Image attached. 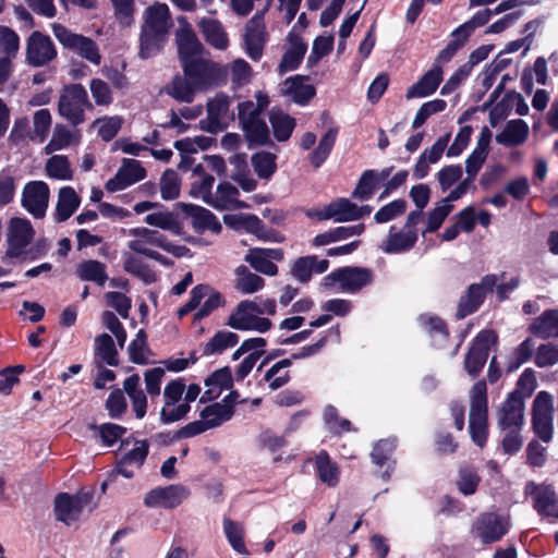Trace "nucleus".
Segmentation results:
<instances>
[{
  "label": "nucleus",
  "mask_w": 558,
  "mask_h": 558,
  "mask_svg": "<svg viewBox=\"0 0 558 558\" xmlns=\"http://www.w3.org/2000/svg\"><path fill=\"white\" fill-rule=\"evenodd\" d=\"M185 385L182 379L171 380L163 389L165 404L160 411V418L165 424L182 420L190 411V405L183 402Z\"/></svg>",
  "instance_id": "11"
},
{
  "label": "nucleus",
  "mask_w": 558,
  "mask_h": 558,
  "mask_svg": "<svg viewBox=\"0 0 558 558\" xmlns=\"http://www.w3.org/2000/svg\"><path fill=\"white\" fill-rule=\"evenodd\" d=\"M377 184V171L375 170H366L361 175L356 187L353 191V197L360 201L369 199L376 189Z\"/></svg>",
  "instance_id": "62"
},
{
  "label": "nucleus",
  "mask_w": 558,
  "mask_h": 558,
  "mask_svg": "<svg viewBox=\"0 0 558 558\" xmlns=\"http://www.w3.org/2000/svg\"><path fill=\"white\" fill-rule=\"evenodd\" d=\"M252 165L259 178L268 179L276 170V156L267 151L256 153L252 157Z\"/></svg>",
  "instance_id": "63"
},
{
  "label": "nucleus",
  "mask_w": 558,
  "mask_h": 558,
  "mask_svg": "<svg viewBox=\"0 0 558 558\" xmlns=\"http://www.w3.org/2000/svg\"><path fill=\"white\" fill-rule=\"evenodd\" d=\"M328 209L329 219L335 222L355 221L372 213L371 206H357L348 198H338L329 203Z\"/></svg>",
  "instance_id": "27"
},
{
  "label": "nucleus",
  "mask_w": 558,
  "mask_h": 558,
  "mask_svg": "<svg viewBox=\"0 0 558 558\" xmlns=\"http://www.w3.org/2000/svg\"><path fill=\"white\" fill-rule=\"evenodd\" d=\"M306 52V45L298 36L289 37V48L284 52L279 64L280 74L295 70Z\"/></svg>",
  "instance_id": "39"
},
{
  "label": "nucleus",
  "mask_w": 558,
  "mask_h": 558,
  "mask_svg": "<svg viewBox=\"0 0 558 558\" xmlns=\"http://www.w3.org/2000/svg\"><path fill=\"white\" fill-rule=\"evenodd\" d=\"M450 141V133L440 136L432 147L426 148L418 157L414 169L413 177L417 180L425 178L429 172V166L437 163Z\"/></svg>",
  "instance_id": "29"
},
{
  "label": "nucleus",
  "mask_w": 558,
  "mask_h": 558,
  "mask_svg": "<svg viewBox=\"0 0 558 558\" xmlns=\"http://www.w3.org/2000/svg\"><path fill=\"white\" fill-rule=\"evenodd\" d=\"M529 132V125L524 120H510L506 123L504 130L496 135V142L506 147L519 146L526 141Z\"/></svg>",
  "instance_id": "35"
},
{
  "label": "nucleus",
  "mask_w": 558,
  "mask_h": 558,
  "mask_svg": "<svg viewBox=\"0 0 558 558\" xmlns=\"http://www.w3.org/2000/svg\"><path fill=\"white\" fill-rule=\"evenodd\" d=\"M171 25L170 12L166 3L157 2L145 10L140 38L141 58L148 59L161 49Z\"/></svg>",
  "instance_id": "1"
},
{
  "label": "nucleus",
  "mask_w": 558,
  "mask_h": 558,
  "mask_svg": "<svg viewBox=\"0 0 558 558\" xmlns=\"http://www.w3.org/2000/svg\"><path fill=\"white\" fill-rule=\"evenodd\" d=\"M496 281L495 276H485L480 283L472 284L460 301L458 316L463 318L476 311L484 301L486 293L493 290Z\"/></svg>",
  "instance_id": "24"
},
{
  "label": "nucleus",
  "mask_w": 558,
  "mask_h": 558,
  "mask_svg": "<svg viewBox=\"0 0 558 558\" xmlns=\"http://www.w3.org/2000/svg\"><path fill=\"white\" fill-rule=\"evenodd\" d=\"M481 482L480 475L471 468H462L457 478V487L464 496L475 494Z\"/></svg>",
  "instance_id": "64"
},
{
  "label": "nucleus",
  "mask_w": 558,
  "mask_h": 558,
  "mask_svg": "<svg viewBox=\"0 0 558 558\" xmlns=\"http://www.w3.org/2000/svg\"><path fill=\"white\" fill-rule=\"evenodd\" d=\"M337 133L338 132L336 129L328 130L320 138L316 149L311 154V162L315 168L320 167L331 153L336 142Z\"/></svg>",
  "instance_id": "60"
},
{
  "label": "nucleus",
  "mask_w": 558,
  "mask_h": 558,
  "mask_svg": "<svg viewBox=\"0 0 558 558\" xmlns=\"http://www.w3.org/2000/svg\"><path fill=\"white\" fill-rule=\"evenodd\" d=\"M195 92H197V89L185 75L175 76L166 87V93L181 102H192L195 97Z\"/></svg>",
  "instance_id": "48"
},
{
  "label": "nucleus",
  "mask_w": 558,
  "mask_h": 558,
  "mask_svg": "<svg viewBox=\"0 0 558 558\" xmlns=\"http://www.w3.org/2000/svg\"><path fill=\"white\" fill-rule=\"evenodd\" d=\"M81 202V196L72 186L60 187L53 213L54 220L58 222L66 221L77 210Z\"/></svg>",
  "instance_id": "32"
},
{
  "label": "nucleus",
  "mask_w": 558,
  "mask_h": 558,
  "mask_svg": "<svg viewBox=\"0 0 558 558\" xmlns=\"http://www.w3.org/2000/svg\"><path fill=\"white\" fill-rule=\"evenodd\" d=\"M178 23L179 27L175 32V41L179 58L181 64H183L185 61L201 58L199 53L202 52L203 46L185 17H179Z\"/></svg>",
  "instance_id": "17"
},
{
  "label": "nucleus",
  "mask_w": 558,
  "mask_h": 558,
  "mask_svg": "<svg viewBox=\"0 0 558 558\" xmlns=\"http://www.w3.org/2000/svg\"><path fill=\"white\" fill-rule=\"evenodd\" d=\"M160 194L165 201H172L179 197L181 190V180L179 174L172 170H166L160 178Z\"/></svg>",
  "instance_id": "59"
},
{
  "label": "nucleus",
  "mask_w": 558,
  "mask_h": 558,
  "mask_svg": "<svg viewBox=\"0 0 558 558\" xmlns=\"http://www.w3.org/2000/svg\"><path fill=\"white\" fill-rule=\"evenodd\" d=\"M179 206L191 218L192 226L196 231L204 232L208 230L216 234L221 231V223L210 210L184 203L179 204Z\"/></svg>",
  "instance_id": "28"
},
{
  "label": "nucleus",
  "mask_w": 558,
  "mask_h": 558,
  "mask_svg": "<svg viewBox=\"0 0 558 558\" xmlns=\"http://www.w3.org/2000/svg\"><path fill=\"white\" fill-rule=\"evenodd\" d=\"M90 501V495L87 493L71 496L68 494H60L54 500V512L59 521L66 525L74 523L78 520L83 509Z\"/></svg>",
  "instance_id": "18"
},
{
  "label": "nucleus",
  "mask_w": 558,
  "mask_h": 558,
  "mask_svg": "<svg viewBox=\"0 0 558 558\" xmlns=\"http://www.w3.org/2000/svg\"><path fill=\"white\" fill-rule=\"evenodd\" d=\"M123 124V119L119 116L113 117H102L96 119L92 128L97 132L98 136H100L104 141H111L120 131Z\"/></svg>",
  "instance_id": "57"
},
{
  "label": "nucleus",
  "mask_w": 558,
  "mask_h": 558,
  "mask_svg": "<svg viewBox=\"0 0 558 558\" xmlns=\"http://www.w3.org/2000/svg\"><path fill=\"white\" fill-rule=\"evenodd\" d=\"M554 399L547 391H539L533 401L532 424L535 434L544 441L553 438Z\"/></svg>",
  "instance_id": "9"
},
{
  "label": "nucleus",
  "mask_w": 558,
  "mask_h": 558,
  "mask_svg": "<svg viewBox=\"0 0 558 558\" xmlns=\"http://www.w3.org/2000/svg\"><path fill=\"white\" fill-rule=\"evenodd\" d=\"M222 531L228 544L236 554H248V549L245 545L246 530L244 523L225 517L222 519Z\"/></svg>",
  "instance_id": "38"
},
{
  "label": "nucleus",
  "mask_w": 558,
  "mask_h": 558,
  "mask_svg": "<svg viewBox=\"0 0 558 558\" xmlns=\"http://www.w3.org/2000/svg\"><path fill=\"white\" fill-rule=\"evenodd\" d=\"M269 121L272 126L274 135L279 142L290 138L294 128L295 119L280 109L272 108L269 113Z\"/></svg>",
  "instance_id": "45"
},
{
  "label": "nucleus",
  "mask_w": 558,
  "mask_h": 558,
  "mask_svg": "<svg viewBox=\"0 0 558 558\" xmlns=\"http://www.w3.org/2000/svg\"><path fill=\"white\" fill-rule=\"evenodd\" d=\"M277 310L274 299H254L241 301L229 315L227 325L236 330L266 332L271 322L262 315H275Z\"/></svg>",
  "instance_id": "2"
},
{
  "label": "nucleus",
  "mask_w": 558,
  "mask_h": 558,
  "mask_svg": "<svg viewBox=\"0 0 558 558\" xmlns=\"http://www.w3.org/2000/svg\"><path fill=\"white\" fill-rule=\"evenodd\" d=\"M524 422V402L518 393H510L498 412V423L502 430L521 429Z\"/></svg>",
  "instance_id": "25"
},
{
  "label": "nucleus",
  "mask_w": 558,
  "mask_h": 558,
  "mask_svg": "<svg viewBox=\"0 0 558 558\" xmlns=\"http://www.w3.org/2000/svg\"><path fill=\"white\" fill-rule=\"evenodd\" d=\"M80 142L78 132H73L63 125H57L53 130L52 136L48 144L45 146V154L50 155L54 151L64 149L73 143Z\"/></svg>",
  "instance_id": "47"
},
{
  "label": "nucleus",
  "mask_w": 558,
  "mask_h": 558,
  "mask_svg": "<svg viewBox=\"0 0 558 558\" xmlns=\"http://www.w3.org/2000/svg\"><path fill=\"white\" fill-rule=\"evenodd\" d=\"M496 342L497 335L493 330H483L476 336L464 361V367L469 375L480 374L486 363L490 347Z\"/></svg>",
  "instance_id": "13"
},
{
  "label": "nucleus",
  "mask_w": 558,
  "mask_h": 558,
  "mask_svg": "<svg viewBox=\"0 0 558 558\" xmlns=\"http://www.w3.org/2000/svg\"><path fill=\"white\" fill-rule=\"evenodd\" d=\"M144 221L153 227L170 231L173 234H182L183 227L179 216L169 210H160L148 214Z\"/></svg>",
  "instance_id": "40"
},
{
  "label": "nucleus",
  "mask_w": 558,
  "mask_h": 558,
  "mask_svg": "<svg viewBox=\"0 0 558 558\" xmlns=\"http://www.w3.org/2000/svg\"><path fill=\"white\" fill-rule=\"evenodd\" d=\"M52 33L65 49L73 51L95 65L100 64L101 54L93 39L75 34L58 23L52 24Z\"/></svg>",
  "instance_id": "5"
},
{
  "label": "nucleus",
  "mask_w": 558,
  "mask_h": 558,
  "mask_svg": "<svg viewBox=\"0 0 558 558\" xmlns=\"http://www.w3.org/2000/svg\"><path fill=\"white\" fill-rule=\"evenodd\" d=\"M128 235L131 236V240L128 243V247L131 251L145 255L151 259L162 260V256L151 248V229L144 227L133 228L128 231Z\"/></svg>",
  "instance_id": "36"
},
{
  "label": "nucleus",
  "mask_w": 558,
  "mask_h": 558,
  "mask_svg": "<svg viewBox=\"0 0 558 558\" xmlns=\"http://www.w3.org/2000/svg\"><path fill=\"white\" fill-rule=\"evenodd\" d=\"M316 471L319 480L328 485L335 487L340 480V470L336 462H332L326 451H322L315 459Z\"/></svg>",
  "instance_id": "46"
},
{
  "label": "nucleus",
  "mask_w": 558,
  "mask_h": 558,
  "mask_svg": "<svg viewBox=\"0 0 558 558\" xmlns=\"http://www.w3.org/2000/svg\"><path fill=\"white\" fill-rule=\"evenodd\" d=\"M76 275L81 280L93 281L104 286L107 280L106 266L98 260L82 262L76 268Z\"/></svg>",
  "instance_id": "50"
},
{
  "label": "nucleus",
  "mask_w": 558,
  "mask_h": 558,
  "mask_svg": "<svg viewBox=\"0 0 558 558\" xmlns=\"http://www.w3.org/2000/svg\"><path fill=\"white\" fill-rule=\"evenodd\" d=\"M242 129L251 145H264L269 140V130L262 118L244 122Z\"/></svg>",
  "instance_id": "54"
},
{
  "label": "nucleus",
  "mask_w": 558,
  "mask_h": 558,
  "mask_svg": "<svg viewBox=\"0 0 558 558\" xmlns=\"http://www.w3.org/2000/svg\"><path fill=\"white\" fill-rule=\"evenodd\" d=\"M325 286L338 288L342 292L355 293L372 281V272L366 268L344 267L325 277Z\"/></svg>",
  "instance_id": "8"
},
{
  "label": "nucleus",
  "mask_w": 558,
  "mask_h": 558,
  "mask_svg": "<svg viewBox=\"0 0 558 558\" xmlns=\"http://www.w3.org/2000/svg\"><path fill=\"white\" fill-rule=\"evenodd\" d=\"M239 195L238 189L230 182H220L217 185L216 192L213 193L208 205L218 210L246 208L247 205L239 199Z\"/></svg>",
  "instance_id": "31"
},
{
  "label": "nucleus",
  "mask_w": 558,
  "mask_h": 558,
  "mask_svg": "<svg viewBox=\"0 0 558 558\" xmlns=\"http://www.w3.org/2000/svg\"><path fill=\"white\" fill-rule=\"evenodd\" d=\"M146 173L141 161L124 158L116 175L107 181L106 189L109 192L122 191L145 179Z\"/></svg>",
  "instance_id": "16"
},
{
  "label": "nucleus",
  "mask_w": 558,
  "mask_h": 558,
  "mask_svg": "<svg viewBox=\"0 0 558 558\" xmlns=\"http://www.w3.org/2000/svg\"><path fill=\"white\" fill-rule=\"evenodd\" d=\"M291 366V359H283L275 363L264 376L265 381L271 390H276L284 386L289 379L287 368Z\"/></svg>",
  "instance_id": "53"
},
{
  "label": "nucleus",
  "mask_w": 558,
  "mask_h": 558,
  "mask_svg": "<svg viewBox=\"0 0 558 558\" xmlns=\"http://www.w3.org/2000/svg\"><path fill=\"white\" fill-rule=\"evenodd\" d=\"M50 198V189L45 181L27 182L22 190L21 205L34 218L46 216Z\"/></svg>",
  "instance_id": "12"
},
{
  "label": "nucleus",
  "mask_w": 558,
  "mask_h": 558,
  "mask_svg": "<svg viewBox=\"0 0 558 558\" xmlns=\"http://www.w3.org/2000/svg\"><path fill=\"white\" fill-rule=\"evenodd\" d=\"M234 395L235 392L231 391L229 396L222 400V402H216L214 404L207 405L201 412V417L206 421L209 428H215L231 418L233 414V405L229 399Z\"/></svg>",
  "instance_id": "37"
},
{
  "label": "nucleus",
  "mask_w": 558,
  "mask_h": 558,
  "mask_svg": "<svg viewBox=\"0 0 558 558\" xmlns=\"http://www.w3.org/2000/svg\"><path fill=\"white\" fill-rule=\"evenodd\" d=\"M230 104V98L223 94L210 98L207 102V117L199 121L201 129L215 133L226 128L232 119Z\"/></svg>",
  "instance_id": "14"
},
{
  "label": "nucleus",
  "mask_w": 558,
  "mask_h": 558,
  "mask_svg": "<svg viewBox=\"0 0 558 558\" xmlns=\"http://www.w3.org/2000/svg\"><path fill=\"white\" fill-rule=\"evenodd\" d=\"M35 236L32 222L22 217H13L9 220L5 230L7 252L9 258H19L25 255L27 246Z\"/></svg>",
  "instance_id": "7"
},
{
  "label": "nucleus",
  "mask_w": 558,
  "mask_h": 558,
  "mask_svg": "<svg viewBox=\"0 0 558 558\" xmlns=\"http://www.w3.org/2000/svg\"><path fill=\"white\" fill-rule=\"evenodd\" d=\"M531 329L542 338L558 337V311L544 312L542 316L534 320Z\"/></svg>",
  "instance_id": "49"
},
{
  "label": "nucleus",
  "mask_w": 558,
  "mask_h": 558,
  "mask_svg": "<svg viewBox=\"0 0 558 558\" xmlns=\"http://www.w3.org/2000/svg\"><path fill=\"white\" fill-rule=\"evenodd\" d=\"M239 342V336L230 330L217 331L203 347V354L210 356L221 354Z\"/></svg>",
  "instance_id": "44"
},
{
  "label": "nucleus",
  "mask_w": 558,
  "mask_h": 558,
  "mask_svg": "<svg viewBox=\"0 0 558 558\" xmlns=\"http://www.w3.org/2000/svg\"><path fill=\"white\" fill-rule=\"evenodd\" d=\"M242 230L254 234L260 240L271 242H282L283 238L278 236L274 231L267 230L262 220L255 216L247 214L242 226Z\"/></svg>",
  "instance_id": "56"
},
{
  "label": "nucleus",
  "mask_w": 558,
  "mask_h": 558,
  "mask_svg": "<svg viewBox=\"0 0 558 558\" xmlns=\"http://www.w3.org/2000/svg\"><path fill=\"white\" fill-rule=\"evenodd\" d=\"M197 26L208 45L218 50H226L228 48L229 38L219 21L203 17L198 21Z\"/></svg>",
  "instance_id": "33"
},
{
  "label": "nucleus",
  "mask_w": 558,
  "mask_h": 558,
  "mask_svg": "<svg viewBox=\"0 0 558 558\" xmlns=\"http://www.w3.org/2000/svg\"><path fill=\"white\" fill-rule=\"evenodd\" d=\"M182 69L184 75L191 80L198 92L207 90L214 86L222 73L218 63L203 58L185 61Z\"/></svg>",
  "instance_id": "10"
},
{
  "label": "nucleus",
  "mask_w": 558,
  "mask_h": 558,
  "mask_svg": "<svg viewBox=\"0 0 558 558\" xmlns=\"http://www.w3.org/2000/svg\"><path fill=\"white\" fill-rule=\"evenodd\" d=\"M193 173L197 178L191 184L190 195L194 198L202 199L205 204L208 205V202L213 195L211 190L214 186L215 178L206 173L202 165H197L193 169Z\"/></svg>",
  "instance_id": "42"
},
{
  "label": "nucleus",
  "mask_w": 558,
  "mask_h": 558,
  "mask_svg": "<svg viewBox=\"0 0 558 558\" xmlns=\"http://www.w3.org/2000/svg\"><path fill=\"white\" fill-rule=\"evenodd\" d=\"M233 379L229 367L215 371L205 380L206 390L201 401L217 399L225 390L232 388Z\"/></svg>",
  "instance_id": "34"
},
{
  "label": "nucleus",
  "mask_w": 558,
  "mask_h": 558,
  "mask_svg": "<svg viewBox=\"0 0 558 558\" xmlns=\"http://www.w3.org/2000/svg\"><path fill=\"white\" fill-rule=\"evenodd\" d=\"M509 515L497 512L481 513L472 525V535L484 545L499 542L510 530Z\"/></svg>",
  "instance_id": "6"
},
{
  "label": "nucleus",
  "mask_w": 558,
  "mask_h": 558,
  "mask_svg": "<svg viewBox=\"0 0 558 558\" xmlns=\"http://www.w3.org/2000/svg\"><path fill=\"white\" fill-rule=\"evenodd\" d=\"M328 339H333L335 341H340V330L339 327L329 328L326 333L315 343L311 345H305L299 349L296 352L292 353L289 359L292 360H302L307 359L317 354L327 343Z\"/></svg>",
  "instance_id": "55"
},
{
  "label": "nucleus",
  "mask_w": 558,
  "mask_h": 558,
  "mask_svg": "<svg viewBox=\"0 0 558 558\" xmlns=\"http://www.w3.org/2000/svg\"><path fill=\"white\" fill-rule=\"evenodd\" d=\"M534 508L541 514L558 519V499L553 487L542 486L536 488Z\"/></svg>",
  "instance_id": "43"
},
{
  "label": "nucleus",
  "mask_w": 558,
  "mask_h": 558,
  "mask_svg": "<svg viewBox=\"0 0 558 558\" xmlns=\"http://www.w3.org/2000/svg\"><path fill=\"white\" fill-rule=\"evenodd\" d=\"M57 57L56 47L49 36L34 32L27 39L26 61L33 66H44Z\"/></svg>",
  "instance_id": "15"
},
{
  "label": "nucleus",
  "mask_w": 558,
  "mask_h": 558,
  "mask_svg": "<svg viewBox=\"0 0 558 558\" xmlns=\"http://www.w3.org/2000/svg\"><path fill=\"white\" fill-rule=\"evenodd\" d=\"M421 327L429 333L434 343L438 347L442 345L447 340L448 332L445 323L437 316L422 314L418 317Z\"/></svg>",
  "instance_id": "51"
},
{
  "label": "nucleus",
  "mask_w": 558,
  "mask_h": 558,
  "mask_svg": "<svg viewBox=\"0 0 558 558\" xmlns=\"http://www.w3.org/2000/svg\"><path fill=\"white\" fill-rule=\"evenodd\" d=\"M45 173L51 180L71 181L74 171L65 155H53L45 162Z\"/></svg>",
  "instance_id": "41"
},
{
  "label": "nucleus",
  "mask_w": 558,
  "mask_h": 558,
  "mask_svg": "<svg viewBox=\"0 0 558 558\" xmlns=\"http://www.w3.org/2000/svg\"><path fill=\"white\" fill-rule=\"evenodd\" d=\"M283 258L282 248H260L255 247L248 250L244 259L251 265L256 271L266 276H276L278 267L274 262H280Z\"/></svg>",
  "instance_id": "21"
},
{
  "label": "nucleus",
  "mask_w": 558,
  "mask_h": 558,
  "mask_svg": "<svg viewBox=\"0 0 558 558\" xmlns=\"http://www.w3.org/2000/svg\"><path fill=\"white\" fill-rule=\"evenodd\" d=\"M417 241L416 230L391 226L385 239L379 244V250L385 254H402L410 251Z\"/></svg>",
  "instance_id": "20"
},
{
  "label": "nucleus",
  "mask_w": 558,
  "mask_h": 558,
  "mask_svg": "<svg viewBox=\"0 0 558 558\" xmlns=\"http://www.w3.org/2000/svg\"><path fill=\"white\" fill-rule=\"evenodd\" d=\"M265 280L256 274L250 272L246 267L240 266L236 269L235 288L243 294H252L262 290Z\"/></svg>",
  "instance_id": "52"
},
{
  "label": "nucleus",
  "mask_w": 558,
  "mask_h": 558,
  "mask_svg": "<svg viewBox=\"0 0 558 558\" xmlns=\"http://www.w3.org/2000/svg\"><path fill=\"white\" fill-rule=\"evenodd\" d=\"M52 117L48 109H39L33 114L32 141L43 143L50 131Z\"/></svg>",
  "instance_id": "58"
},
{
  "label": "nucleus",
  "mask_w": 558,
  "mask_h": 558,
  "mask_svg": "<svg viewBox=\"0 0 558 558\" xmlns=\"http://www.w3.org/2000/svg\"><path fill=\"white\" fill-rule=\"evenodd\" d=\"M90 107L87 92L81 84H69L62 88L58 101V112L71 124L83 123L85 110Z\"/></svg>",
  "instance_id": "4"
},
{
  "label": "nucleus",
  "mask_w": 558,
  "mask_h": 558,
  "mask_svg": "<svg viewBox=\"0 0 558 558\" xmlns=\"http://www.w3.org/2000/svg\"><path fill=\"white\" fill-rule=\"evenodd\" d=\"M280 94L299 106H306L316 95L315 87L302 75L290 76L279 88Z\"/></svg>",
  "instance_id": "22"
},
{
  "label": "nucleus",
  "mask_w": 558,
  "mask_h": 558,
  "mask_svg": "<svg viewBox=\"0 0 558 558\" xmlns=\"http://www.w3.org/2000/svg\"><path fill=\"white\" fill-rule=\"evenodd\" d=\"M122 445L124 447L131 445V448L126 450L119 461L117 472L125 478H131L135 470H138L144 463L148 453V445L145 440H134L132 442L126 440Z\"/></svg>",
  "instance_id": "23"
},
{
  "label": "nucleus",
  "mask_w": 558,
  "mask_h": 558,
  "mask_svg": "<svg viewBox=\"0 0 558 558\" xmlns=\"http://www.w3.org/2000/svg\"><path fill=\"white\" fill-rule=\"evenodd\" d=\"M187 497V490L180 485L156 487L144 497V505L148 508L172 509L181 505Z\"/></svg>",
  "instance_id": "19"
},
{
  "label": "nucleus",
  "mask_w": 558,
  "mask_h": 558,
  "mask_svg": "<svg viewBox=\"0 0 558 558\" xmlns=\"http://www.w3.org/2000/svg\"><path fill=\"white\" fill-rule=\"evenodd\" d=\"M265 23L260 15L253 16L245 26L243 35L245 52L252 60H259L265 45Z\"/></svg>",
  "instance_id": "26"
},
{
  "label": "nucleus",
  "mask_w": 558,
  "mask_h": 558,
  "mask_svg": "<svg viewBox=\"0 0 558 558\" xmlns=\"http://www.w3.org/2000/svg\"><path fill=\"white\" fill-rule=\"evenodd\" d=\"M442 77V68L435 64L415 84L408 88L405 94L407 99L424 98L433 95L441 83Z\"/></svg>",
  "instance_id": "30"
},
{
  "label": "nucleus",
  "mask_w": 558,
  "mask_h": 558,
  "mask_svg": "<svg viewBox=\"0 0 558 558\" xmlns=\"http://www.w3.org/2000/svg\"><path fill=\"white\" fill-rule=\"evenodd\" d=\"M130 360L136 364H147L149 362V350L147 348V338L143 329L138 330L136 337L129 345Z\"/></svg>",
  "instance_id": "61"
},
{
  "label": "nucleus",
  "mask_w": 558,
  "mask_h": 558,
  "mask_svg": "<svg viewBox=\"0 0 558 558\" xmlns=\"http://www.w3.org/2000/svg\"><path fill=\"white\" fill-rule=\"evenodd\" d=\"M469 429L473 441L483 447L487 439V387L480 380L470 391Z\"/></svg>",
  "instance_id": "3"
}]
</instances>
